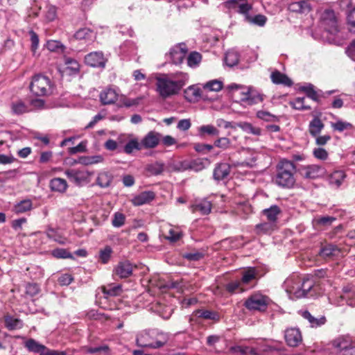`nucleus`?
<instances>
[{
  "label": "nucleus",
  "instance_id": "f257e3e1",
  "mask_svg": "<svg viewBox=\"0 0 355 355\" xmlns=\"http://www.w3.org/2000/svg\"><path fill=\"white\" fill-rule=\"evenodd\" d=\"M156 90L162 98L178 94L189 80V75L183 72L159 74L156 77Z\"/></svg>",
  "mask_w": 355,
  "mask_h": 355
},
{
  "label": "nucleus",
  "instance_id": "f03ea898",
  "mask_svg": "<svg viewBox=\"0 0 355 355\" xmlns=\"http://www.w3.org/2000/svg\"><path fill=\"white\" fill-rule=\"evenodd\" d=\"M169 340L168 334L156 329L143 330L136 336V345L143 348L159 349Z\"/></svg>",
  "mask_w": 355,
  "mask_h": 355
},
{
  "label": "nucleus",
  "instance_id": "7ed1b4c3",
  "mask_svg": "<svg viewBox=\"0 0 355 355\" xmlns=\"http://www.w3.org/2000/svg\"><path fill=\"white\" fill-rule=\"evenodd\" d=\"M295 166L291 161L282 159L277 165L275 182L283 188H291L295 183Z\"/></svg>",
  "mask_w": 355,
  "mask_h": 355
},
{
  "label": "nucleus",
  "instance_id": "20e7f679",
  "mask_svg": "<svg viewBox=\"0 0 355 355\" xmlns=\"http://www.w3.org/2000/svg\"><path fill=\"white\" fill-rule=\"evenodd\" d=\"M228 88L231 90H236V92L241 95L240 100L248 105L259 103L263 100L262 94L253 91L250 88L243 87L234 83L230 85Z\"/></svg>",
  "mask_w": 355,
  "mask_h": 355
},
{
  "label": "nucleus",
  "instance_id": "39448f33",
  "mask_svg": "<svg viewBox=\"0 0 355 355\" xmlns=\"http://www.w3.org/2000/svg\"><path fill=\"white\" fill-rule=\"evenodd\" d=\"M52 85L50 79L40 74L35 75L31 82L30 89L36 96H44L51 92Z\"/></svg>",
  "mask_w": 355,
  "mask_h": 355
},
{
  "label": "nucleus",
  "instance_id": "423d86ee",
  "mask_svg": "<svg viewBox=\"0 0 355 355\" xmlns=\"http://www.w3.org/2000/svg\"><path fill=\"white\" fill-rule=\"evenodd\" d=\"M270 302L271 300L267 296L261 294H254L246 299L244 306L250 311L264 312Z\"/></svg>",
  "mask_w": 355,
  "mask_h": 355
},
{
  "label": "nucleus",
  "instance_id": "0eeeda50",
  "mask_svg": "<svg viewBox=\"0 0 355 355\" xmlns=\"http://www.w3.org/2000/svg\"><path fill=\"white\" fill-rule=\"evenodd\" d=\"M24 346L29 352L39 353L40 355H66L64 352L49 349L33 338L28 339L24 343Z\"/></svg>",
  "mask_w": 355,
  "mask_h": 355
},
{
  "label": "nucleus",
  "instance_id": "6e6552de",
  "mask_svg": "<svg viewBox=\"0 0 355 355\" xmlns=\"http://www.w3.org/2000/svg\"><path fill=\"white\" fill-rule=\"evenodd\" d=\"M333 346L342 355H355V343L345 338H338L334 340Z\"/></svg>",
  "mask_w": 355,
  "mask_h": 355
},
{
  "label": "nucleus",
  "instance_id": "1a4fd4ad",
  "mask_svg": "<svg viewBox=\"0 0 355 355\" xmlns=\"http://www.w3.org/2000/svg\"><path fill=\"white\" fill-rule=\"evenodd\" d=\"M64 173L69 180L76 185H81L83 183L89 182V178L92 175V173L87 171L75 169L67 170Z\"/></svg>",
  "mask_w": 355,
  "mask_h": 355
},
{
  "label": "nucleus",
  "instance_id": "9d476101",
  "mask_svg": "<svg viewBox=\"0 0 355 355\" xmlns=\"http://www.w3.org/2000/svg\"><path fill=\"white\" fill-rule=\"evenodd\" d=\"M321 19L328 32L331 34H335L338 32L337 21L333 10H324L322 14Z\"/></svg>",
  "mask_w": 355,
  "mask_h": 355
},
{
  "label": "nucleus",
  "instance_id": "9b49d317",
  "mask_svg": "<svg viewBox=\"0 0 355 355\" xmlns=\"http://www.w3.org/2000/svg\"><path fill=\"white\" fill-rule=\"evenodd\" d=\"M187 48L184 44H180L171 49L168 56L172 62L178 64L182 62L186 54Z\"/></svg>",
  "mask_w": 355,
  "mask_h": 355
},
{
  "label": "nucleus",
  "instance_id": "f8f14e48",
  "mask_svg": "<svg viewBox=\"0 0 355 355\" xmlns=\"http://www.w3.org/2000/svg\"><path fill=\"white\" fill-rule=\"evenodd\" d=\"M286 344L290 347H297L302 341V336L299 329L289 328L285 331L284 335Z\"/></svg>",
  "mask_w": 355,
  "mask_h": 355
},
{
  "label": "nucleus",
  "instance_id": "ddd939ff",
  "mask_svg": "<svg viewBox=\"0 0 355 355\" xmlns=\"http://www.w3.org/2000/svg\"><path fill=\"white\" fill-rule=\"evenodd\" d=\"M85 62L87 64L93 67H104L106 59L103 52L94 51L87 54L85 57Z\"/></svg>",
  "mask_w": 355,
  "mask_h": 355
},
{
  "label": "nucleus",
  "instance_id": "4468645a",
  "mask_svg": "<svg viewBox=\"0 0 355 355\" xmlns=\"http://www.w3.org/2000/svg\"><path fill=\"white\" fill-rule=\"evenodd\" d=\"M135 266L128 261L119 262L114 269V275L119 278H127L132 274Z\"/></svg>",
  "mask_w": 355,
  "mask_h": 355
},
{
  "label": "nucleus",
  "instance_id": "2eb2a0df",
  "mask_svg": "<svg viewBox=\"0 0 355 355\" xmlns=\"http://www.w3.org/2000/svg\"><path fill=\"white\" fill-rule=\"evenodd\" d=\"M304 176L309 179H316L322 177L326 173L324 167L317 165L311 164L304 166L302 168Z\"/></svg>",
  "mask_w": 355,
  "mask_h": 355
},
{
  "label": "nucleus",
  "instance_id": "dca6fc26",
  "mask_svg": "<svg viewBox=\"0 0 355 355\" xmlns=\"http://www.w3.org/2000/svg\"><path fill=\"white\" fill-rule=\"evenodd\" d=\"M288 297L293 300L317 297L316 290H286Z\"/></svg>",
  "mask_w": 355,
  "mask_h": 355
},
{
  "label": "nucleus",
  "instance_id": "f3484780",
  "mask_svg": "<svg viewBox=\"0 0 355 355\" xmlns=\"http://www.w3.org/2000/svg\"><path fill=\"white\" fill-rule=\"evenodd\" d=\"M204 92L197 85H191L184 90V97L189 102H195L203 96Z\"/></svg>",
  "mask_w": 355,
  "mask_h": 355
},
{
  "label": "nucleus",
  "instance_id": "a211bd4d",
  "mask_svg": "<svg viewBox=\"0 0 355 355\" xmlns=\"http://www.w3.org/2000/svg\"><path fill=\"white\" fill-rule=\"evenodd\" d=\"M299 314H300L303 318L309 322L310 327L312 328H318L321 327L324 325L327 321L324 316L315 318L308 311H299Z\"/></svg>",
  "mask_w": 355,
  "mask_h": 355
},
{
  "label": "nucleus",
  "instance_id": "6ab92c4d",
  "mask_svg": "<svg viewBox=\"0 0 355 355\" xmlns=\"http://www.w3.org/2000/svg\"><path fill=\"white\" fill-rule=\"evenodd\" d=\"M101 102L103 105H110L114 103L119 97L117 92L112 88H106L103 90L100 95Z\"/></svg>",
  "mask_w": 355,
  "mask_h": 355
},
{
  "label": "nucleus",
  "instance_id": "aec40b11",
  "mask_svg": "<svg viewBox=\"0 0 355 355\" xmlns=\"http://www.w3.org/2000/svg\"><path fill=\"white\" fill-rule=\"evenodd\" d=\"M155 197L154 192L150 191H143L135 196L131 202L135 206H141L144 204L150 202Z\"/></svg>",
  "mask_w": 355,
  "mask_h": 355
},
{
  "label": "nucleus",
  "instance_id": "412c9836",
  "mask_svg": "<svg viewBox=\"0 0 355 355\" xmlns=\"http://www.w3.org/2000/svg\"><path fill=\"white\" fill-rule=\"evenodd\" d=\"M160 135L155 132L148 133L141 141V148H153L157 146Z\"/></svg>",
  "mask_w": 355,
  "mask_h": 355
},
{
  "label": "nucleus",
  "instance_id": "4be33fe9",
  "mask_svg": "<svg viewBox=\"0 0 355 355\" xmlns=\"http://www.w3.org/2000/svg\"><path fill=\"white\" fill-rule=\"evenodd\" d=\"M229 8L237 9L242 14H246L251 9V6L246 0H230L226 3Z\"/></svg>",
  "mask_w": 355,
  "mask_h": 355
},
{
  "label": "nucleus",
  "instance_id": "5701e85b",
  "mask_svg": "<svg viewBox=\"0 0 355 355\" xmlns=\"http://www.w3.org/2000/svg\"><path fill=\"white\" fill-rule=\"evenodd\" d=\"M346 178L345 172L343 170H336L330 174L329 183L335 188H338L344 182Z\"/></svg>",
  "mask_w": 355,
  "mask_h": 355
},
{
  "label": "nucleus",
  "instance_id": "b1692460",
  "mask_svg": "<svg viewBox=\"0 0 355 355\" xmlns=\"http://www.w3.org/2000/svg\"><path fill=\"white\" fill-rule=\"evenodd\" d=\"M64 67L62 69L63 73L67 75L76 74L80 69L79 63L71 58L66 57L64 59Z\"/></svg>",
  "mask_w": 355,
  "mask_h": 355
},
{
  "label": "nucleus",
  "instance_id": "393cba45",
  "mask_svg": "<svg viewBox=\"0 0 355 355\" xmlns=\"http://www.w3.org/2000/svg\"><path fill=\"white\" fill-rule=\"evenodd\" d=\"M230 172V166L226 163L218 164L214 171V178L215 180H221L227 178Z\"/></svg>",
  "mask_w": 355,
  "mask_h": 355
},
{
  "label": "nucleus",
  "instance_id": "a878e982",
  "mask_svg": "<svg viewBox=\"0 0 355 355\" xmlns=\"http://www.w3.org/2000/svg\"><path fill=\"white\" fill-rule=\"evenodd\" d=\"M182 167L184 170H192L198 172L205 168V164L201 159H196L191 161L183 162L182 163Z\"/></svg>",
  "mask_w": 355,
  "mask_h": 355
},
{
  "label": "nucleus",
  "instance_id": "bb28decb",
  "mask_svg": "<svg viewBox=\"0 0 355 355\" xmlns=\"http://www.w3.org/2000/svg\"><path fill=\"white\" fill-rule=\"evenodd\" d=\"M49 186L52 191L59 193L65 192L68 187L66 180L60 178L52 179L50 181Z\"/></svg>",
  "mask_w": 355,
  "mask_h": 355
},
{
  "label": "nucleus",
  "instance_id": "cd10ccee",
  "mask_svg": "<svg viewBox=\"0 0 355 355\" xmlns=\"http://www.w3.org/2000/svg\"><path fill=\"white\" fill-rule=\"evenodd\" d=\"M198 135L201 137L205 136H218L219 130L213 125H203L198 128Z\"/></svg>",
  "mask_w": 355,
  "mask_h": 355
},
{
  "label": "nucleus",
  "instance_id": "c85d7f7f",
  "mask_svg": "<svg viewBox=\"0 0 355 355\" xmlns=\"http://www.w3.org/2000/svg\"><path fill=\"white\" fill-rule=\"evenodd\" d=\"M262 214L268 221L276 224L278 216L281 214V209L278 206L272 205L270 208L263 209Z\"/></svg>",
  "mask_w": 355,
  "mask_h": 355
},
{
  "label": "nucleus",
  "instance_id": "c756f323",
  "mask_svg": "<svg viewBox=\"0 0 355 355\" xmlns=\"http://www.w3.org/2000/svg\"><path fill=\"white\" fill-rule=\"evenodd\" d=\"M164 168V164L159 162L148 164L145 167L148 175H158L163 172Z\"/></svg>",
  "mask_w": 355,
  "mask_h": 355
},
{
  "label": "nucleus",
  "instance_id": "7c9ffc66",
  "mask_svg": "<svg viewBox=\"0 0 355 355\" xmlns=\"http://www.w3.org/2000/svg\"><path fill=\"white\" fill-rule=\"evenodd\" d=\"M323 128L324 123L319 118L315 117L309 123V131L313 137H317L320 133Z\"/></svg>",
  "mask_w": 355,
  "mask_h": 355
},
{
  "label": "nucleus",
  "instance_id": "2f4dec72",
  "mask_svg": "<svg viewBox=\"0 0 355 355\" xmlns=\"http://www.w3.org/2000/svg\"><path fill=\"white\" fill-rule=\"evenodd\" d=\"M271 79L275 84H282L286 86H291L293 84L291 80L288 77L279 71H275L272 73Z\"/></svg>",
  "mask_w": 355,
  "mask_h": 355
},
{
  "label": "nucleus",
  "instance_id": "473e14b6",
  "mask_svg": "<svg viewBox=\"0 0 355 355\" xmlns=\"http://www.w3.org/2000/svg\"><path fill=\"white\" fill-rule=\"evenodd\" d=\"M103 158L101 155L94 156H82L78 160L74 161V163H78L83 165H91L102 162Z\"/></svg>",
  "mask_w": 355,
  "mask_h": 355
},
{
  "label": "nucleus",
  "instance_id": "72a5a7b5",
  "mask_svg": "<svg viewBox=\"0 0 355 355\" xmlns=\"http://www.w3.org/2000/svg\"><path fill=\"white\" fill-rule=\"evenodd\" d=\"M5 325L9 330L19 329L23 327V322L21 320L10 315L5 317Z\"/></svg>",
  "mask_w": 355,
  "mask_h": 355
},
{
  "label": "nucleus",
  "instance_id": "f704fd0d",
  "mask_svg": "<svg viewBox=\"0 0 355 355\" xmlns=\"http://www.w3.org/2000/svg\"><path fill=\"white\" fill-rule=\"evenodd\" d=\"M211 209V205L209 201L202 200L192 207L193 212L200 211L202 214H208Z\"/></svg>",
  "mask_w": 355,
  "mask_h": 355
},
{
  "label": "nucleus",
  "instance_id": "c9c22d12",
  "mask_svg": "<svg viewBox=\"0 0 355 355\" xmlns=\"http://www.w3.org/2000/svg\"><path fill=\"white\" fill-rule=\"evenodd\" d=\"M288 8L290 10L296 12H306L310 10L309 5L305 1L291 3Z\"/></svg>",
  "mask_w": 355,
  "mask_h": 355
},
{
  "label": "nucleus",
  "instance_id": "e433bc0d",
  "mask_svg": "<svg viewBox=\"0 0 355 355\" xmlns=\"http://www.w3.org/2000/svg\"><path fill=\"white\" fill-rule=\"evenodd\" d=\"M74 37L78 40H91L94 37V33L91 29L83 28L76 32Z\"/></svg>",
  "mask_w": 355,
  "mask_h": 355
},
{
  "label": "nucleus",
  "instance_id": "4c0bfd02",
  "mask_svg": "<svg viewBox=\"0 0 355 355\" xmlns=\"http://www.w3.org/2000/svg\"><path fill=\"white\" fill-rule=\"evenodd\" d=\"M239 60V53L234 51L231 50L226 53L225 57V64L229 67H233L238 64Z\"/></svg>",
  "mask_w": 355,
  "mask_h": 355
},
{
  "label": "nucleus",
  "instance_id": "58836bf2",
  "mask_svg": "<svg viewBox=\"0 0 355 355\" xmlns=\"http://www.w3.org/2000/svg\"><path fill=\"white\" fill-rule=\"evenodd\" d=\"M196 315L200 318L214 321H218L220 319V315L217 312L209 310H198L196 311Z\"/></svg>",
  "mask_w": 355,
  "mask_h": 355
},
{
  "label": "nucleus",
  "instance_id": "ea45409f",
  "mask_svg": "<svg viewBox=\"0 0 355 355\" xmlns=\"http://www.w3.org/2000/svg\"><path fill=\"white\" fill-rule=\"evenodd\" d=\"M276 228V224L273 222H264L257 225L256 230L258 233L268 234Z\"/></svg>",
  "mask_w": 355,
  "mask_h": 355
},
{
  "label": "nucleus",
  "instance_id": "a19ab883",
  "mask_svg": "<svg viewBox=\"0 0 355 355\" xmlns=\"http://www.w3.org/2000/svg\"><path fill=\"white\" fill-rule=\"evenodd\" d=\"M257 276V270L254 268H249L243 272L241 281L243 284H248L255 279Z\"/></svg>",
  "mask_w": 355,
  "mask_h": 355
},
{
  "label": "nucleus",
  "instance_id": "79ce46f5",
  "mask_svg": "<svg viewBox=\"0 0 355 355\" xmlns=\"http://www.w3.org/2000/svg\"><path fill=\"white\" fill-rule=\"evenodd\" d=\"M112 180V176L110 173L103 172L99 173L96 182L101 187H107L110 184Z\"/></svg>",
  "mask_w": 355,
  "mask_h": 355
},
{
  "label": "nucleus",
  "instance_id": "37998d69",
  "mask_svg": "<svg viewBox=\"0 0 355 355\" xmlns=\"http://www.w3.org/2000/svg\"><path fill=\"white\" fill-rule=\"evenodd\" d=\"M201 60L202 55L200 53L196 51L191 52L187 58V64L190 67L195 68L199 65Z\"/></svg>",
  "mask_w": 355,
  "mask_h": 355
},
{
  "label": "nucleus",
  "instance_id": "c03bdc74",
  "mask_svg": "<svg viewBox=\"0 0 355 355\" xmlns=\"http://www.w3.org/2000/svg\"><path fill=\"white\" fill-rule=\"evenodd\" d=\"M340 297L348 305L355 306V290H343Z\"/></svg>",
  "mask_w": 355,
  "mask_h": 355
},
{
  "label": "nucleus",
  "instance_id": "a18cd8bd",
  "mask_svg": "<svg viewBox=\"0 0 355 355\" xmlns=\"http://www.w3.org/2000/svg\"><path fill=\"white\" fill-rule=\"evenodd\" d=\"M32 202L30 200H24L19 202L15 207V211L18 214L24 213L32 209Z\"/></svg>",
  "mask_w": 355,
  "mask_h": 355
},
{
  "label": "nucleus",
  "instance_id": "49530a36",
  "mask_svg": "<svg viewBox=\"0 0 355 355\" xmlns=\"http://www.w3.org/2000/svg\"><path fill=\"white\" fill-rule=\"evenodd\" d=\"M223 87L222 83L216 80H213L211 81L207 82V83L202 85L203 90L205 91H212V92H218L220 91Z\"/></svg>",
  "mask_w": 355,
  "mask_h": 355
},
{
  "label": "nucleus",
  "instance_id": "de8ad7c7",
  "mask_svg": "<svg viewBox=\"0 0 355 355\" xmlns=\"http://www.w3.org/2000/svg\"><path fill=\"white\" fill-rule=\"evenodd\" d=\"M252 211V207L248 202L240 203L236 208L237 214L242 218H246Z\"/></svg>",
  "mask_w": 355,
  "mask_h": 355
},
{
  "label": "nucleus",
  "instance_id": "09e8293b",
  "mask_svg": "<svg viewBox=\"0 0 355 355\" xmlns=\"http://www.w3.org/2000/svg\"><path fill=\"white\" fill-rule=\"evenodd\" d=\"M238 126L247 133L252 134L254 135H259L261 134V129L254 127L251 123L246 122L240 123L238 124Z\"/></svg>",
  "mask_w": 355,
  "mask_h": 355
},
{
  "label": "nucleus",
  "instance_id": "8fccbe9b",
  "mask_svg": "<svg viewBox=\"0 0 355 355\" xmlns=\"http://www.w3.org/2000/svg\"><path fill=\"white\" fill-rule=\"evenodd\" d=\"M232 351L241 355H257L256 349L248 346H236L232 348Z\"/></svg>",
  "mask_w": 355,
  "mask_h": 355
},
{
  "label": "nucleus",
  "instance_id": "3c124183",
  "mask_svg": "<svg viewBox=\"0 0 355 355\" xmlns=\"http://www.w3.org/2000/svg\"><path fill=\"white\" fill-rule=\"evenodd\" d=\"M257 116L259 119L268 122H275L278 121V117L276 115L265 110L258 111L257 112Z\"/></svg>",
  "mask_w": 355,
  "mask_h": 355
},
{
  "label": "nucleus",
  "instance_id": "603ef678",
  "mask_svg": "<svg viewBox=\"0 0 355 355\" xmlns=\"http://www.w3.org/2000/svg\"><path fill=\"white\" fill-rule=\"evenodd\" d=\"M12 111L16 114H21L28 112V107L21 101H17L12 103Z\"/></svg>",
  "mask_w": 355,
  "mask_h": 355
},
{
  "label": "nucleus",
  "instance_id": "864d4df0",
  "mask_svg": "<svg viewBox=\"0 0 355 355\" xmlns=\"http://www.w3.org/2000/svg\"><path fill=\"white\" fill-rule=\"evenodd\" d=\"M142 149L141 143H139L137 139H131L124 146V151L127 154H130L135 150H141Z\"/></svg>",
  "mask_w": 355,
  "mask_h": 355
},
{
  "label": "nucleus",
  "instance_id": "5fc2aeb1",
  "mask_svg": "<svg viewBox=\"0 0 355 355\" xmlns=\"http://www.w3.org/2000/svg\"><path fill=\"white\" fill-rule=\"evenodd\" d=\"M46 46L50 51L62 52L64 46L58 40H49L46 42Z\"/></svg>",
  "mask_w": 355,
  "mask_h": 355
},
{
  "label": "nucleus",
  "instance_id": "6e6d98bb",
  "mask_svg": "<svg viewBox=\"0 0 355 355\" xmlns=\"http://www.w3.org/2000/svg\"><path fill=\"white\" fill-rule=\"evenodd\" d=\"M231 144L230 140L227 137H219L214 141V146L221 148L223 150H227L230 148Z\"/></svg>",
  "mask_w": 355,
  "mask_h": 355
},
{
  "label": "nucleus",
  "instance_id": "4d7b16f0",
  "mask_svg": "<svg viewBox=\"0 0 355 355\" xmlns=\"http://www.w3.org/2000/svg\"><path fill=\"white\" fill-rule=\"evenodd\" d=\"M304 97H297L291 102V105L296 110H309L311 107L304 104Z\"/></svg>",
  "mask_w": 355,
  "mask_h": 355
},
{
  "label": "nucleus",
  "instance_id": "13d9d810",
  "mask_svg": "<svg viewBox=\"0 0 355 355\" xmlns=\"http://www.w3.org/2000/svg\"><path fill=\"white\" fill-rule=\"evenodd\" d=\"M125 216L122 213L116 212L112 221V224L115 227H121L125 223Z\"/></svg>",
  "mask_w": 355,
  "mask_h": 355
},
{
  "label": "nucleus",
  "instance_id": "bf43d9fd",
  "mask_svg": "<svg viewBox=\"0 0 355 355\" xmlns=\"http://www.w3.org/2000/svg\"><path fill=\"white\" fill-rule=\"evenodd\" d=\"M112 249L110 247L107 246L103 250H101L99 254V259L103 263H107L111 257Z\"/></svg>",
  "mask_w": 355,
  "mask_h": 355
},
{
  "label": "nucleus",
  "instance_id": "052dcab7",
  "mask_svg": "<svg viewBox=\"0 0 355 355\" xmlns=\"http://www.w3.org/2000/svg\"><path fill=\"white\" fill-rule=\"evenodd\" d=\"M52 254L53 257H55V258H58V259H67V258L72 259L73 258V256L71 254L70 252H69L66 250L62 249V248H58V249L54 250L52 252Z\"/></svg>",
  "mask_w": 355,
  "mask_h": 355
},
{
  "label": "nucleus",
  "instance_id": "680f3d73",
  "mask_svg": "<svg viewBox=\"0 0 355 355\" xmlns=\"http://www.w3.org/2000/svg\"><path fill=\"white\" fill-rule=\"evenodd\" d=\"M331 127L335 130L342 132L345 130L351 128L352 124L347 122L338 121L336 123H331Z\"/></svg>",
  "mask_w": 355,
  "mask_h": 355
},
{
  "label": "nucleus",
  "instance_id": "e2e57ef3",
  "mask_svg": "<svg viewBox=\"0 0 355 355\" xmlns=\"http://www.w3.org/2000/svg\"><path fill=\"white\" fill-rule=\"evenodd\" d=\"M302 89L306 94L308 97H309L310 98H311L314 101H318V93H317V92H315L314 90L313 86L312 85H308L304 86L302 88Z\"/></svg>",
  "mask_w": 355,
  "mask_h": 355
},
{
  "label": "nucleus",
  "instance_id": "0e129e2a",
  "mask_svg": "<svg viewBox=\"0 0 355 355\" xmlns=\"http://www.w3.org/2000/svg\"><path fill=\"white\" fill-rule=\"evenodd\" d=\"M182 236V233L178 230L171 228L168 231V235L166 236V239L171 242H175L178 241Z\"/></svg>",
  "mask_w": 355,
  "mask_h": 355
},
{
  "label": "nucleus",
  "instance_id": "69168bd1",
  "mask_svg": "<svg viewBox=\"0 0 355 355\" xmlns=\"http://www.w3.org/2000/svg\"><path fill=\"white\" fill-rule=\"evenodd\" d=\"M314 157L320 160H326L328 158L327 151L322 148H315L313 150Z\"/></svg>",
  "mask_w": 355,
  "mask_h": 355
},
{
  "label": "nucleus",
  "instance_id": "338daca9",
  "mask_svg": "<svg viewBox=\"0 0 355 355\" xmlns=\"http://www.w3.org/2000/svg\"><path fill=\"white\" fill-rule=\"evenodd\" d=\"M185 259L189 261H198L203 258L204 253L200 251H194L189 253H186L183 256Z\"/></svg>",
  "mask_w": 355,
  "mask_h": 355
},
{
  "label": "nucleus",
  "instance_id": "774afa93",
  "mask_svg": "<svg viewBox=\"0 0 355 355\" xmlns=\"http://www.w3.org/2000/svg\"><path fill=\"white\" fill-rule=\"evenodd\" d=\"M46 235L49 239H51L59 243H64V240L62 239L61 236L58 235L57 232L53 228H49L46 230Z\"/></svg>",
  "mask_w": 355,
  "mask_h": 355
}]
</instances>
